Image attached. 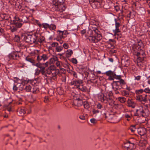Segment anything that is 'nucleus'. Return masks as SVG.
Listing matches in <instances>:
<instances>
[{
  "instance_id": "nucleus-30",
  "label": "nucleus",
  "mask_w": 150,
  "mask_h": 150,
  "mask_svg": "<svg viewBox=\"0 0 150 150\" xmlns=\"http://www.w3.org/2000/svg\"><path fill=\"white\" fill-rule=\"evenodd\" d=\"M10 29L11 30V32H13L17 31V28L15 25H13L12 26L10 27Z\"/></svg>"
},
{
  "instance_id": "nucleus-31",
  "label": "nucleus",
  "mask_w": 150,
  "mask_h": 150,
  "mask_svg": "<svg viewBox=\"0 0 150 150\" xmlns=\"http://www.w3.org/2000/svg\"><path fill=\"white\" fill-rule=\"evenodd\" d=\"M63 49V47L62 46L58 45L56 47L55 51L57 52H60L62 51Z\"/></svg>"
},
{
  "instance_id": "nucleus-18",
  "label": "nucleus",
  "mask_w": 150,
  "mask_h": 150,
  "mask_svg": "<svg viewBox=\"0 0 150 150\" xmlns=\"http://www.w3.org/2000/svg\"><path fill=\"white\" fill-rule=\"evenodd\" d=\"M75 103H76V106L79 107L83 105L84 102H83L81 99L78 98L75 100Z\"/></svg>"
},
{
  "instance_id": "nucleus-62",
  "label": "nucleus",
  "mask_w": 150,
  "mask_h": 150,
  "mask_svg": "<svg viewBox=\"0 0 150 150\" xmlns=\"http://www.w3.org/2000/svg\"><path fill=\"white\" fill-rule=\"evenodd\" d=\"M14 54V56L15 58H16V59H17V57H19V55L18 53L15 52L13 53Z\"/></svg>"
},
{
  "instance_id": "nucleus-7",
  "label": "nucleus",
  "mask_w": 150,
  "mask_h": 150,
  "mask_svg": "<svg viewBox=\"0 0 150 150\" xmlns=\"http://www.w3.org/2000/svg\"><path fill=\"white\" fill-rule=\"evenodd\" d=\"M35 44H37L38 42L43 43L45 42V37L40 34L37 33L35 34Z\"/></svg>"
},
{
  "instance_id": "nucleus-38",
  "label": "nucleus",
  "mask_w": 150,
  "mask_h": 150,
  "mask_svg": "<svg viewBox=\"0 0 150 150\" xmlns=\"http://www.w3.org/2000/svg\"><path fill=\"white\" fill-rule=\"evenodd\" d=\"M115 28H119L121 25L119 22H117V20L116 19H115Z\"/></svg>"
},
{
  "instance_id": "nucleus-39",
  "label": "nucleus",
  "mask_w": 150,
  "mask_h": 150,
  "mask_svg": "<svg viewBox=\"0 0 150 150\" xmlns=\"http://www.w3.org/2000/svg\"><path fill=\"white\" fill-rule=\"evenodd\" d=\"M113 32L114 33L115 35L116 36L117 35H118V34H117V33L120 32V31L119 28H115V29L114 30H113Z\"/></svg>"
},
{
  "instance_id": "nucleus-19",
  "label": "nucleus",
  "mask_w": 150,
  "mask_h": 150,
  "mask_svg": "<svg viewBox=\"0 0 150 150\" xmlns=\"http://www.w3.org/2000/svg\"><path fill=\"white\" fill-rule=\"evenodd\" d=\"M21 22H23L24 23H28L29 21L28 18L24 14L21 16Z\"/></svg>"
},
{
  "instance_id": "nucleus-22",
  "label": "nucleus",
  "mask_w": 150,
  "mask_h": 150,
  "mask_svg": "<svg viewBox=\"0 0 150 150\" xmlns=\"http://www.w3.org/2000/svg\"><path fill=\"white\" fill-rule=\"evenodd\" d=\"M77 88L83 92H86L87 91L86 87L82 84H80Z\"/></svg>"
},
{
  "instance_id": "nucleus-4",
  "label": "nucleus",
  "mask_w": 150,
  "mask_h": 150,
  "mask_svg": "<svg viewBox=\"0 0 150 150\" xmlns=\"http://www.w3.org/2000/svg\"><path fill=\"white\" fill-rule=\"evenodd\" d=\"M35 36L34 35H27L24 36V40L26 42L31 44L35 43Z\"/></svg>"
},
{
  "instance_id": "nucleus-15",
  "label": "nucleus",
  "mask_w": 150,
  "mask_h": 150,
  "mask_svg": "<svg viewBox=\"0 0 150 150\" xmlns=\"http://www.w3.org/2000/svg\"><path fill=\"white\" fill-rule=\"evenodd\" d=\"M106 99L105 100V103H108L110 105L112 106L114 103V101L110 97H107L106 98Z\"/></svg>"
},
{
  "instance_id": "nucleus-26",
  "label": "nucleus",
  "mask_w": 150,
  "mask_h": 150,
  "mask_svg": "<svg viewBox=\"0 0 150 150\" xmlns=\"http://www.w3.org/2000/svg\"><path fill=\"white\" fill-rule=\"evenodd\" d=\"M25 59L27 61L33 64V65H34V64L35 63V61L32 58H30L28 57H27L25 58Z\"/></svg>"
},
{
  "instance_id": "nucleus-25",
  "label": "nucleus",
  "mask_w": 150,
  "mask_h": 150,
  "mask_svg": "<svg viewBox=\"0 0 150 150\" xmlns=\"http://www.w3.org/2000/svg\"><path fill=\"white\" fill-rule=\"evenodd\" d=\"M8 60H9L10 59H16L14 56V53H11L8 55L6 57Z\"/></svg>"
},
{
  "instance_id": "nucleus-23",
  "label": "nucleus",
  "mask_w": 150,
  "mask_h": 150,
  "mask_svg": "<svg viewBox=\"0 0 150 150\" xmlns=\"http://www.w3.org/2000/svg\"><path fill=\"white\" fill-rule=\"evenodd\" d=\"M73 52L71 50H67L66 52V56L67 57H70L72 54Z\"/></svg>"
},
{
  "instance_id": "nucleus-37",
  "label": "nucleus",
  "mask_w": 150,
  "mask_h": 150,
  "mask_svg": "<svg viewBox=\"0 0 150 150\" xmlns=\"http://www.w3.org/2000/svg\"><path fill=\"white\" fill-rule=\"evenodd\" d=\"M42 27L45 29L49 28L50 25L46 23H43L42 24Z\"/></svg>"
},
{
  "instance_id": "nucleus-40",
  "label": "nucleus",
  "mask_w": 150,
  "mask_h": 150,
  "mask_svg": "<svg viewBox=\"0 0 150 150\" xmlns=\"http://www.w3.org/2000/svg\"><path fill=\"white\" fill-rule=\"evenodd\" d=\"M124 13V12L123 10H121L120 13H119V17L122 18L123 17L125 16Z\"/></svg>"
},
{
  "instance_id": "nucleus-28",
  "label": "nucleus",
  "mask_w": 150,
  "mask_h": 150,
  "mask_svg": "<svg viewBox=\"0 0 150 150\" xmlns=\"http://www.w3.org/2000/svg\"><path fill=\"white\" fill-rule=\"evenodd\" d=\"M84 108L85 109H88L90 108V106L88 102L86 101H84L83 104Z\"/></svg>"
},
{
  "instance_id": "nucleus-47",
  "label": "nucleus",
  "mask_w": 150,
  "mask_h": 150,
  "mask_svg": "<svg viewBox=\"0 0 150 150\" xmlns=\"http://www.w3.org/2000/svg\"><path fill=\"white\" fill-rule=\"evenodd\" d=\"M129 141L128 142L125 143L124 144V147L125 148H126L127 149H129V147L130 146H129Z\"/></svg>"
},
{
  "instance_id": "nucleus-51",
  "label": "nucleus",
  "mask_w": 150,
  "mask_h": 150,
  "mask_svg": "<svg viewBox=\"0 0 150 150\" xmlns=\"http://www.w3.org/2000/svg\"><path fill=\"white\" fill-rule=\"evenodd\" d=\"M129 146H130L129 147V149H134L135 148V146H134V143H131L129 142Z\"/></svg>"
},
{
  "instance_id": "nucleus-6",
  "label": "nucleus",
  "mask_w": 150,
  "mask_h": 150,
  "mask_svg": "<svg viewBox=\"0 0 150 150\" xmlns=\"http://www.w3.org/2000/svg\"><path fill=\"white\" fill-rule=\"evenodd\" d=\"M134 115L138 117L142 116L143 117L146 116V113L142 107H139L136 109V111L134 112Z\"/></svg>"
},
{
  "instance_id": "nucleus-2",
  "label": "nucleus",
  "mask_w": 150,
  "mask_h": 150,
  "mask_svg": "<svg viewBox=\"0 0 150 150\" xmlns=\"http://www.w3.org/2000/svg\"><path fill=\"white\" fill-rule=\"evenodd\" d=\"M64 1V0H52V10L59 13L63 12L65 9L63 5Z\"/></svg>"
},
{
  "instance_id": "nucleus-60",
  "label": "nucleus",
  "mask_w": 150,
  "mask_h": 150,
  "mask_svg": "<svg viewBox=\"0 0 150 150\" xmlns=\"http://www.w3.org/2000/svg\"><path fill=\"white\" fill-rule=\"evenodd\" d=\"M15 18L16 21L21 22V16L20 17H19L18 16H16L15 17Z\"/></svg>"
},
{
  "instance_id": "nucleus-10",
  "label": "nucleus",
  "mask_w": 150,
  "mask_h": 150,
  "mask_svg": "<svg viewBox=\"0 0 150 150\" xmlns=\"http://www.w3.org/2000/svg\"><path fill=\"white\" fill-rule=\"evenodd\" d=\"M83 83V82L82 80L77 79L71 81L70 83V84L71 85H74L76 86L77 88L80 84H82Z\"/></svg>"
},
{
  "instance_id": "nucleus-54",
  "label": "nucleus",
  "mask_w": 150,
  "mask_h": 150,
  "mask_svg": "<svg viewBox=\"0 0 150 150\" xmlns=\"http://www.w3.org/2000/svg\"><path fill=\"white\" fill-rule=\"evenodd\" d=\"M56 64L57 67H61L62 63L60 61H57L56 63Z\"/></svg>"
},
{
  "instance_id": "nucleus-13",
  "label": "nucleus",
  "mask_w": 150,
  "mask_h": 150,
  "mask_svg": "<svg viewBox=\"0 0 150 150\" xmlns=\"http://www.w3.org/2000/svg\"><path fill=\"white\" fill-rule=\"evenodd\" d=\"M48 59L47 55L46 54H43L42 55H38L37 57V60L40 61L42 60L45 61Z\"/></svg>"
},
{
  "instance_id": "nucleus-48",
  "label": "nucleus",
  "mask_w": 150,
  "mask_h": 150,
  "mask_svg": "<svg viewBox=\"0 0 150 150\" xmlns=\"http://www.w3.org/2000/svg\"><path fill=\"white\" fill-rule=\"evenodd\" d=\"M59 45V43L57 42H53L51 44V46L52 47H56L57 46Z\"/></svg>"
},
{
  "instance_id": "nucleus-50",
  "label": "nucleus",
  "mask_w": 150,
  "mask_h": 150,
  "mask_svg": "<svg viewBox=\"0 0 150 150\" xmlns=\"http://www.w3.org/2000/svg\"><path fill=\"white\" fill-rule=\"evenodd\" d=\"M96 108L99 109H101L102 108H103L102 105L100 103H98L96 105Z\"/></svg>"
},
{
  "instance_id": "nucleus-21",
  "label": "nucleus",
  "mask_w": 150,
  "mask_h": 150,
  "mask_svg": "<svg viewBox=\"0 0 150 150\" xmlns=\"http://www.w3.org/2000/svg\"><path fill=\"white\" fill-rule=\"evenodd\" d=\"M122 63L124 64V65L125 67H127L129 65V60L128 59H125L123 58L122 59Z\"/></svg>"
},
{
  "instance_id": "nucleus-24",
  "label": "nucleus",
  "mask_w": 150,
  "mask_h": 150,
  "mask_svg": "<svg viewBox=\"0 0 150 150\" xmlns=\"http://www.w3.org/2000/svg\"><path fill=\"white\" fill-rule=\"evenodd\" d=\"M13 24L17 28L21 27L22 24L18 22H16V21H13Z\"/></svg>"
},
{
  "instance_id": "nucleus-8",
  "label": "nucleus",
  "mask_w": 150,
  "mask_h": 150,
  "mask_svg": "<svg viewBox=\"0 0 150 150\" xmlns=\"http://www.w3.org/2000/svg\"><path fill=\"white\" fill-rule=\"evenodd\" d=\"M104 115L105 116V118H108V120L109 121H110L112 119L113 120H116L115 122H113V123H116L119 122L120 121V118H118L117 119V117L116 116H114L112 114H109L108 116H107L106 114L105 113H104Z\"/></svg>"
},
{
  "instance_id": "nucleus-55",
  "label": "nucleus",
  "mask_w": 150,
  "mask_h": 150,
  "mask_svg": "<svg viewBox=\"0 0 150 150\" xmlns=\"http://www.w3.org/2000/svg\"><path fill=\"white\" fill-rule=\"evenodd\" d=\"M40 72V70L39 69H36L35 70V75H38Z\"/></svg>"
},
{
  "instance_id": "nucleus-9",
  "label": "nucleus",
  "mask_w": 150,
  "mask_h": 150,
  "mask_svg": "<svg viewBox=\"0 0 150 150\" xmlns=\"http://www.w3.org/2000/svg\"><path fill=\"white\" fill-rule=\"evenodd\" d=\"M60 72L59 69H55L52 71L50 77L51 79L56 80L57 77V75Z\"/></svg>"
},
{
  "instance_id": "nucleus-58",
  "label": "nucleus",
  "mask_w": 150,
  "mask_h": 150,
  "mask_svg": "<svg viewBox=\"0 0 150 150\" xmlns=\"http://www.w3.org/2000/svg\"><path fill=\"white\" fill-rule=\"evenodd\" d=\"M71 74H72L76 78H77V74L74 71H71Z\"/></svg>"
},
{
  "instance_id": "nucleus-41",
  "label": "nucleus",
  "mask_w": 150,
  "mask_h": 150,
  "mask_svg": "<svg viewBox=\"0 0 150 150\" xmlns=\"http://www.w3.org/2000/svg\"><path fill=\"white\" fill-rule=\"evenodd\" d=\"M40 72L43 75H45L46 74V70H45V67H43L42 69H40Z\"/></svg>"
},
{
  "instance_id": "nucleus-20",
  "label": "nucleus",
  "mask_w": 150,
  "mask_h": 150,
  "mask_svg": "<svg viewBox=\"0 0 150 150\" xmlns=\"http://www.w3.org/2000/svg\"><path fill=\"white\" fill-rule=\"evenodd\" d=\"M127 104L128 106L129 107H131L132 108H134L135 106V103L132 100L129 99L127 101Z\"/></svg>"
},
{
  "instance_id": "nucleus-45",
  "label": "nucleus",
  "mask_w": 150,
  "mask_h": 150,
  "mask_svg": "<svg viewBox=\"0 0 150 150\" xmlns=\"http://www.w3.org/2000/svg\"><path fill=\"white\" fill-rule=\"evenodd\" d=\"M57 32H59V35H58V37H59L60 38H63V35L64 32L60 30H58Z\"/></svg>"
},
{
  "instance_id": "nucleus-59",
  "label": "nucleus",
  "mask_w": 150,
  "mask_h": 150,
  "mask_svg": "<svg viewBox=\"0 0 150 150\" xmlns=\"http://www.w3.org/2000/svg\"><path fill=\"white\" fill-rule=\"evenodd\" d=\"M63 48L64 47V48L67 49L69 47V45L67 43H64L62 46Z\"/></svg>"
},
{
  "instance_id": "nucleus-27",
  "label": "nucleus",
  "mask_w": 150,
  "mask_h": 150,
  "mask_svg": "<svg viewBox=\"0 0 150 150\" xmlns=\"http://www.w3.org/2000/svg\"><path fill=\"white\" fill-rule=\"evenodd\" d=\"M133 46H143V45L142 41L141 40H139L138 41L137 43L134 44Z\"/></svg>"
},
{
  "instance_id": "nucleus-14",
  "label": "nucleus",
  "mask_w": 150,
  "mask_h": 150,
  "mask_svg": "<svg viewBox=\"0 0 150 150\" xmlns=\"http://www.w3.org/2000/svg\"><path fill=\"white\" fill-rule=\"evenodd\" d=\"M18 113L20 116H22L26 113L25 108L24 107L19 108L18 110Z\"/></svg>"
},
{
  "instance_id": "nucleus-36",
  "label": "nucleus",
  "mask_w": 150,
  "mask_h": 150,
  "mask_svg": "<svg viewBox=\"0 0 150 150\" xmlns=\"http://www.w3.org/2000/svg\"><path fill=\"white\" fill-rule=\"evenodd\" d=\"M118 99L122 103H124L126 101V98L123 97H119L118 98Z\"/></svg>"
},
{
  "instance_id": "nucleus-61",
  "label": "nucleus",
  "mask_w": 150,
  "mask_h": 150,
  "mask_svg": "<svg viewBox=\"0 0 150 150\" xmlns=\"http://www.w3.org/2000/svg\"><path fill=\"white\" fill-rule=\"evenodd\" d=\"M93 114H95L99 112V111L98 110H96L95 109H93L92 111Z\"/></svg>"
},
{
  "instance_id": "nucleus-56",
  "label": "nucleus",
  "mask_w": 150,
  "mask_h": 150,
  "mask_svg": "<svg viewBox=\"0 0 150 150\" xmlns=\"http://www.w3.org/2000/svg\"><path fill=\"white\" fill-rule=\"evenodd\" d=\"M143 58V57H138L137 58V61L138 62H142V61H144V60H142V59Z\"/></svg>"
},
{
  "instance_id": "nucleus-42",
  "label": "nucleus",
  "mask_w": 150,
  "mask_h": 150,
  "mask_svg": "<svg viewBox=\"0 0 150 150\" xmlns=\"http://www.w3.org/2000/svg\"><path fill=\"white\" fill-rule=\"evenodd\" d=\"M14 40L17 42H19L20 40V37L18 35H15L14 38Z\"/></svg>"
},
{
  "instance_id": "nucleus-17",
  "label": "nucleus",
  "mask_w": 150,
  "mask_h": 150,
  "mask_svg": "<svg viewBox=\"0 0 150 150\" xmlns=\"http://www.w3.org/2000/svg\"><path fill=\"white\" fill-rule=\"evenodd\" d=\"M55 69V67L53 66H51L46 69V73L49 75H50L52 71Z\"/></svg>"
},
{
  "instance_id": "nucleus-53",
  "label": "nucleus",
  "mask_w": 150,
  "mask_h": 150,
  "mask_svg": "<svg viewBox=\"0 0 150 150\" xmlns=\"http://www.w3.org/2000/svg\"><path fill=\"white\" fill-rule=\"evenodd\" d=\"M141 54L142 55V57H143V58L142 59V60H144L145 54L144 52L143 51H141Z\"/></svg>"
},
{
  "instance_id": "nucleus-32",
  "label": "nucleus",
  "mask_w": 150,
  "mask_h": 150,
  "mask_svg": "<svg viewBox=\"0 0 150 150\" xmlns=\"http://www.w3.org/2000/svg\"><path fill=\"white\" fill-rule=\"evenodd\" d=\"M133 48L134 49H136L138 51H139L142 50L143 48V46H133Z\"/></svg>"
},
{
  "instance_id": "nucleus-5",
  "label": "nucleus",
  "mask_w": 150,
  "mask_h": 150,
  "mask_svg": "<svg viewBox=\"0 0 150 150\" xmlns=\"http://www.w3.org/2000/svg\"><path fill=\"white\" fill-rule=\"evenodd\" d=\"M89 3L93 8H98L102 5V0H89Z\"/></svg>"
},
{
  "instance_id": "nucleus-52",
  "label": "nucleus",
  "mask_w": 150,
  "mask_h": 150,
  "mask_svg": "<svg viewBox=\"0 0 150 150\" xmlns=\"http://www.w3.org/2000/svg\"><path fill=\"white\" fill-rule=\"evenodd\" d=\"M71 61L74 64H77V61L76 58H72L71 59Z\"/></svg>"
},
{
  "instance_id": "nucleus-63",
  "label": "nucleus",
  "mask_w": 150,
  "mask_h": 150,
  "mask_svg": "<svg viewBox=\"0 0 150 150\" xmlns=\"http://www.w3.org/2000/svg\"><path fill=\"white\" fill-rule=\"evenodd\" d=\"M114 8L115 10L117 12L120 9L119 7L117 6H114Z\"/></svg>"
},
{
  "instance_id": "nucleus-46",
  "label": "nucleus",
  "mask_w": 150,
  "mask_h": 150,
  "mask_svg": "<svg viewBox=\"0 0 150 150\" xmlns=\"http://www.w3.org/2000/svg\"><path fill=\"white\" fill-rule=\"evenodd\" d=\"M70 66H71L70 65V64L68 63H66L64 64H63V67H65V68H67L68 69H70Z\"/></svg>"
},
{
  "instance_id": "nucleus-35",
  "label": "nucleus",
  "mask_w": 150,
  "mask_h": 150,
  "mask_svg": "<svg viewBox=\"0 0 150 150\" xmlns=\"http://www.w3.org/2000/svg\"><path fill=\"white\" fill-rule=\"evenodd\" d=\"M143 92H144V90L142 89L137 90L135 91L136 93L138 95H140V94L142 93Z\"/></svg>"
},
{
  "instance_id": "nucleus-43",
  "label": "nucleus",
  "mask_w": 150,
  "mask_h": 150,
  "mask_svg": "<svg viewBox=\"0 0 150 150\" xmlns=\"http://www.w3.org/2000/svg\"><path fill=\"white\" fill-rule=\"evenodd\" d=\"M37 66V67L40 68V69H42L44 67L42 66V64L40 63H37L34 65Z\"/></svg>"
},
{
  "instance_id": "nucleus-64",
  "label": "nucleus",
  "mask_w": 150,
  "mask_h": 150,
  "mask_svg": "<svg viewBox=\"0 0 150 150\" xmlns=\"http://www.w3.org/2000/svg\"><path fill=\"white\" fill-rule=\"evenodd\" d=\"M90 121L91 123H95L96 122V120L94 118H92L91 119Z\"/></svg>"
},
{
  "instance_id": "nucleus-12",
  "label": "nucleus",
  "mask_w": 150,
  "mask_h": 150,
  "mask_svg": "<svg viewBox=\"0 0 150 150\" xmlns=\"http://www.w3.org/2000/svg\"><path fill=\"white\" fill-rule=\"evenodd\" d=\"M107 96H105L102 93H100L98 94V98L99 100L102 102L105 103V100L107 99Z\"/></svg>"
},
{
  "instance_id": "nucleus-34",
  "label": "nucleus",
  "mask_w": 150,
  "mask_h": 150,
  "mask_svg": "<svg viewBox=\"0 0 150 150\" xmlns=\"http://www.w3.org/2000/svg\"><path fill=\"white\" fill-rule=\"evenodd\" d=\"M31 87L30 85L26 86L25 88V90L26 92H28L30 91Z\"/></svg>"
},
{
  "instance_id": "nucleus-33",
  "label": "nucleus",
  "mask_w": 150,
  "mask_h": 150,
  "mask_svg": "<svg viewBox=\"0 0 150 150\" xmlns=\"http://www.w3.org/2000/svg\"><path fill=\"white\" fill-rule=\"evenodd\" d=\"M56 25L53 24H51L50 25V27L49 29L50 30H55L56 28Z\"/></svg>"
},
{
  "instance_id": "nucleus-1",
  "label": "nucleus",
  "mask_w": 150,
  "mask_h": 150,
  "mask_svg": "<svg viewBox=\"0 0 150 150\" xmlns=\"http://www.w3.org/2000/svg\"><path fill=\"white\" fill-rule=\"evenodd\" d=\"M86 36L90 42L94 43L98 42L102 38L100 32L97 28L93 31L88 29L86 33Z\"/></svg>"
},
{
  "instance_id": "nucleus-16",
  "label": "nucleus",
  "mask_w": 150,
  "mask_h": 150,
  "mask_svg": "<svg viewBox=\"0 0 150 150\" xmlns=\"http://www.w3.org/2000/svg\"><path fill=\"white\" fill-rule=\"evenodd\" d=\"M137 132L140 135L143 136L146 134V129L144 128H139L138 129Z\"/></svg>"
},
{
  "instance_id": "nucleus-57",
  "label": "nucleus",
  "mask_w": 150,
  "mask_h": 150,
  "mask_svg": "<svg viewBox=\"0 0 150 150\" xmlns=\"http://www.w3.org/2000/svg\"><path fill=\"white\" fill-rule=\"evenodd\" d=\"M144 91L146 93H150V89L149 88H145Z\"/></svg>"
},
{
  "instance_id": "nucleus-44",
  "label": "nucleus",
  "mask_w": 150,
  "mask_h": 150,
  "mask_svg": "<svg viewBox=\"0 0 150 150\" xmlns=\"http://www.w3.org/2000/svg\"><path fill=\"white\" fill-rule=\"evenodd\" d=\"M136 126L135 125H132L131 126L130 128V129L132 132H134L135 131V130L136 129V128L135 127Z\"/></svg>"
},
{
  "instance_id": "nucleus-3",
  "label": "nucleus",
  "mask_w": 150,
  "mask_h": 150,
  "mask_svg": "<svg viewBox=\"0 0 150 150\" xmlns=\"http://www.w3.org/2000/svg\"><path fill=\"white\" fill-rule=\"evenodd\" d=\"M105 74L107 76H109V79L110 80H114L115 79H118L119 81H118L122 86L123 85L126 84L124 80L121 78L120 76L117 75L114 71L109 70L106 71Z\"/></svg>"
},
{
  "instance_id": "nucleus-29",
  "label": "nucleus",
  "mask_w": 150,
  "mask_h": 150,
  "mask_svg": "<svg viewBox=\"0 0 150 150\" xmlns=\"http://www.w3.org/2000/svg\"><path fill=\"white\" fill-rule=\"evenodd\" d=\"M39 91V90L37 87L35 86L33 88L32 92L33 93L36 94Z\"/></svg>"
},
{
  "instance_id": "nucleus-11",
  "label": "nucleus",
  "mask_w": 150,
  "mask_h": 150,
  "mask_svg": "<svg viewBox=\"0 0 150 150\" xmlns=\"http://www.w3.org/2000/svg\"><path fill=\"white\" fill-rule=\"evenodd\" d=\"M147 95H145L144 97L142 95H138L136 96V99L139 101L144 102V103L147 102L146 99Z\"/></svg>"
},
{
  "instance_id": "nucleus-49",
  "label": "nucleus",
  "mask_w": 150,
  "mask_h": 150,
  "mask_svg": "<svg viewBox=\"0 0 150 150\" xmlns=\"http://www.w3.org/2000/svg\"><path fill=\"white\" fill-rule=\"evenodd\" d=\"M113 83L116 86H118L120 87H122V86L120 85V84L117 81H114Z\"/></svg>"
}]
</instances>
